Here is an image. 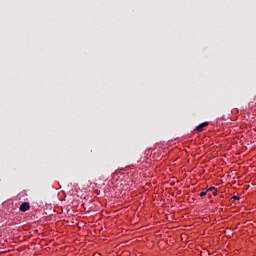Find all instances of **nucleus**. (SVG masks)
Segmentation results:
<instances>
[{
  "mask_svg": "<svg viewBox=\"0 0 256 256\" xmlns=\"http://www.w3.org/2000/svg\"><path fill=\"white\" fill-rule=\"evenodd\" d=\"M19 209L20 211L25 213V211H29L31 209V205L29 204V202H24L20 205Z\"/></svg>",
  "mask_w": 256,
  "mask_h": 256,
  "instance_id": "obj_1",
  "label": "nucleus"
},
{
  "mask_svg": "<svg viewBox=\"0 0 256 256\" xmlns=\"http://www.w3.org/2000/svg\"><path fill=\"white\" fill-rule=\"evenodd\" d=\"M208 125H209V122H203V123H201L200 125H198V126L196 127V131L201 132V131H203V128H204V127H207Z\"/></svg>",
  "mask_w": 256,
  "mask_h": 256,
  "instance_id": "obj_2",
  "label": "nucleus"
},
{
  "mask_svg": "<svg viewBox=\"0 0 256 256\" xmlns=\"http://www.w3.org/2000/svg\"><path fill=\"white\" fill-rule=\"evenodd\" d=\"M207 191H211L213 195H217V188H215L213 186L208 188Z\"/></svg>",
  "mask_w": 256,
  "mask_h": 256,
  "instance_id": "obj_3",
  "label": "nucleus"
},
{
  "mask_svg": "<svg viewBox=\"0 0 256 256\" xmlns=\"http://www.w3.org/2000/svg\"><path fill=\"white\" fill-rule=\"evenodd\" d=\"M232 199H234L235 201H239V199H241V197H239V196H233Z\"/></svg>",
  "mask_w": 256,
  "mask_h": 256,
  "instance_id": "obj_4",
  "label": "nucleus"
},
{
  "mask_svg": "<svg viewBox=\"0 0 256 256\" xmlns=\"http://www.w3.org/2000/svg\"><path fill=\"white\" fill-rule=\"evenodd\" d=\"M205 195H207V191H206V192H201V193H200V197H205Z\"/></svg>",
  "mask_w": 256,
  "mask_h": 256,
  "instance_id": "obj_5",
  "label": "nucleus"
}]
</instances>
